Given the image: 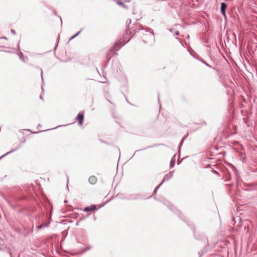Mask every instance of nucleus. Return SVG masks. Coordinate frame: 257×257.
<instances>
[{"instance_id": "nucleus-18", "label": "nucleus", "mask_w": 257, "mask_h": 257, "mask_svg": "<svg viewBox=\"0 0 257 257\" xmlns=\"http://www.w3.org/2000/svg\"><path fill=\"white\" fill-rule=\"evenodd\" d=\"M132 21L131 19H128L126 22V33H128V31L129 30V27L130 25L131 24Z\"/></svg>"}, {"instance_id": "nucleus-39", "label": "nucleus", "mask_w": 257, "mask_h": 257, "mask_svg": "<svg viewBox=\"0 0 257 257\" xmlns=\"http://www.w3.org/2000/svg\"><path fill=\"white\" fill-rule=\"evenodd\" d=\"M188 134H187L185 137H184L183 138H185V140L187 138V137H188Z\"/></svg>"}, {"instance_id": "nucleus-4", "label": "nucleus", "mask_w": 257, "mask_h": 257, "mask_svg": "<svg viewBox=\"0 0 257 257\" xmlns=\"http://www.w3.org/2000/svg\"><path fill=\"white\" fill-rule=\"evenodd\" d=\"M119 65V63L117 60L112 61V65H111V71L112 73H115V71H118V67Z\"/></svg>"}, {"instance_id": "nucleus-44", "label": "nucleus", "mask_w": 257, "mask_h": 257, "mask_svg": "<svg viewBox=\"0 0 257 257\" xmlns=\"http://www.w3.org/2000/svg\"><path fill=\"white\" fill-rule=\"evenodd\" d=\"M56 48H57V46H56L55 47V48H54V50H56Z\"/></svg>"}, {"instance_id": "nucleus-23", "label": "nucleus", "mask_w": 257, "mask_h": 257, "mask_svg": "<svg viewBox=\"0 0 257 257\" xmlns=\"http://www.w3.org/2000/svg\"><path fill=\"white\" fill-rule=\"evenodd\" d=\"M83 29H82L81 30L79 31V32H78L77 33H76L75 35H74L73 36L71 37V39H74L75 38H76L77 36H78L81 32V31L83 30Z\"/></svg>"}, {"instance_id": "nucleus-10", "label": "nucleus", "mask_w": 257, "mask_h": 257, "mask_svg": "<svg viewBox=\"0 0 257 257\" xmlns=\"http://www.w3.org/2000/svg\"><path fill=\"white\" fill-rule=\"evenodd\" d=\"M47 218L49 219V221L46 223H42V224L37 226V229L39 230L40 229H42L43 227H47L49 226V225L50 223V221H51V216H50V217L47 216Z\"/></svg>"}, {"instance_id": "nucleus-36", "label": "nucleus", "mask_w": 257, "mask_h": 257, "mask_svg": "<svg viewBox=\"0 0 257 257\" xmlns=\"http://www.w3.org/2000/svg\"><path fill=\"white\" fill-rule=\"evenodd\" d=\"M158 102L160 103V98H159V95H158Z\"/></svg>"}, {"instance_id": "nucleus-5", "label": "nucleus", "mask_w": 257, "mask_h": 257, "mask_svg": "<svg viewBox=\"0 0 257 257\" xmlns=\"http://www.w3.org/2000/svg\"><path fill=\"white\" fill-rule=\"evenodd\" d=\"M144 30H145L146 32H149L150 33H151L152 34V36L153 37V39L155 40L154 33L153 32V30L152 29L149 28H146L145 29H144L143 28V25H140L139 26L138 31Z\"/></svg>"}, {"instance_id": "nucleus-52", "label": "nucleus", "mask_w": 257, "mask_h": 257, "mask_svg": "<svg viewBox=\"0 0 257 257\" xmlns=\"http://www.w3.org/2000/svg\"><path fill=\"white\" fill-rule=\"evenodd\" d=\"M172 29H170V30H169V31L171 32V31H172Z\"/></svg>"}, {"instance_id": "nucleus-51", "label": "nucleus", "mask_w": 257, "mask_h": 257, "mask_svg": "<svg viewBox=\"0 0 257 257\" xmlns=\"http://www.w3.org/2000/svg\"><path fill=\"white\" fill-rule=\"evenodd\" d=\"M203 124H206V122H205V121H204V122H203Z\"/></svg>"}, {"instance_id": "nucleus-46", "label": "nucleus", "mask_w": 257, "mask_h": 257, "mask_svg": "<svg viewBox=\"0 0 257 257\" xmlns=\"http://www.w3.org/2000/svg\"><path fill=\"white\" fill-rule=\"evenodd\" d=\"M25 141H26V140H24L22 143H25Z\"/></svg>"}, {"instance_id": "nucleus-1", "label": "nucleus", "mask_w": 257, "mask_h": 257, "mask_svg": "<svg viewBox=\"0 0 257 257\" xmlns=\"http://www.w3.org/2000/svg\"><path fill=\"white\" fill-rule=\"evenodd\" d=\"M193 231L194 232V235L195 239L202 241L206 244L205 246L200 251L198 252L199 257H202L204 254L208 251L209 249L214 247L216 242L209 243L208 238L204 235L203 234L196 235L194 230H193Z\"/></svg>"}, {"instance_id": "nucleus-24", "label": "nucleus", "mask_w": 257, "mask_h": 257, "mask_svg": "<svg viewBox=\"0 0 257 257\" xmlns=\"http://www.w3.org/2000/svg\"><path fill=\"white\" fill-rule=\"evenodd\" d=\"M91 248V246L89 245L87 247L84 248L83 249V250L81 251V253H83L85 251L89 250Z\"/></svg>"}, {"instance_id": "nucleus-6", "label": "nucleus", "mask_w": 257, "mask_h": 257, "mask_svg": "<svg viewBox=\"0 0 257 257\" xmlns=\"http://www.w3.org/2000/svg\"><path fill=\"white\" fill-rule=\"evenodd\" d=\"M76 120L78 121L79 125H81L83 124L84 120V114L82 112H79L76 118Z\"/></svg>"}, {"instance_id": "nucleus-7", "label": "nucleus", "mask_w": 257, "mask_h": 257, "mask_svg": "<svg viewBox=\"0 0 257 257\" xmlns=\"http://www.w3.org/2000/svg\"><path fill=\"white\" fill-rule=\"evenodd\" d=\"M227 4L225 3L222 2L220 5V13L223 16H226V9L227 8Z\"/></svg>"}, {"instance_id": "nucleus-27", "label": "nucleus", "mask_w": 257, "mask_h": 257, "mask_svg": "<svg viewBox=\"0 0 257 257\" xmlns=\"http://www.w3.org/2000/svg\"><path fill=\"white\" fill-rule=\"evenodd\" d=\"M110 59H111V58L110 57V58L108 59V60L107 62H106V64L103 66V70H104V68L107 66V65L108 63V62L109 61V60H110Z\"/></svg>"}, {"instance_id": "nucleus-40", "label": "nucleus", "mask_w": 257, "mask_h": 257, "mask_svg": "<svg viewBox=\"0 0 257 257\" xmlns=\"http://www.w3.org/2000/svg\"><path fill=\"white\" fill-rule=\"evenodd\" d=\"M37 127H41V124H39L38 125V126H37Z\"/></svg>"}, {"instance_id": "nucleus-41", "label": "nucleus", "mask_w": 257, "mask_h": 257, "mask_svg": "<svg viewBox=\"0 0 257 257\" xmlns=\"http://www.w3.org/2000/svg\"><path fill=\"white\" fill-rule=\"evenodd\" d=\"M41 88H42V91H43V84L41 86Z\"/></svg>"}, {"instance_id": "nucleus-8", "label": "nucleus", "mask_w": 257, "mask_h": 257, "mask_svg": "<svg viewBox=\"0 0 257 257\" xmlns=\"http://www.w3.org/2000/svg\"><path fill=\"white\" fill-rule=\"evenodd\" d=\"M22 145H21V144H19V145L17 146V148H15V149H12V150H11L10 151H9V152L7 153L6 154H4V155H2L1 157H0V160H1L2 158H4V157H6V156H7V155H9V154H11V153H13V152H14L16 151H17L18 149H20L21 148H22Z\"/></svg>"}, {"instance_id": "nucleus-2", "label": "nucleus", "mask_w": 257, "mask_h": 257, "mask_svg": "<svg viewBox=\"0 0 257 257\" xmlns=\"http://www.w3.org/2000/svg\"><path fill=\"white\" fill-rule=\"evenodd\" d=\"M124 199L127 200H144L147 198L145 197L144 194H137L131 195L130 197H125Z\"/></svg>"}, {"instance_id": "nucleus-25", "label": "nucleus", "mask_w": 257, "mask_h": 257, "mask_svg": "<svg viewBox=\"0 0 257 257\" xmlns=\"http://www.w3.org/2000/svg\"><path fill=\"white\" fill-rule=\"evenodd\" d=\"M51 129H48L47 130V131H49V130H51ZM26 131H29V132H32V133L33 134H37V133H40V132H45V131H46V130H44V131H39V132H32L31 131V130H29V129H27L26 130Z\"/></svg>"}, {"instance_id": "nucleus-21", "label": "nucleus", "mask_w": 257, "mask_h": 257, "mask_svg": "<svg viewBox=\"0 0 257 257\" xmlns=\"http://www.w3.org/2000/svg\"><path fill=\"white\" fill-rule=\"evenodd\" d=\"M184 140H185V138H182L179 143V146L178 147V151L179 152H180L181 147L183 145Z\"/></svg>"}, {"instance_id": "nucleus-48", "label": "nucleus", "mask_w": 257, "mask_h": 257, "mask_svg": "<svg viewBox=\"0 0 257 257\" xmlns=\"http://www.w3.org/2000/svg\"><path fill=\"white\" fill-rule=\"evenodd\" d=\"M67 200H65V201H64V203H67Z\"/></svg>"}, {"instance_id": "nucleus-30", "label": "nucleus", "mask_w": 257, "mask_h": 257, "mask_svg": "<svg viewBox=\"0 0 257 257\" xmlns=\"http://www.w3.org/2000/svg\"><path fill=\"white\" fill-rule=\"evenodd\" d=\"M175 35L176 36H178L179 35V31H176L175 33Z\"/></svg>"}, {"instance_id": "nucleus-31", "label": "nucleus", "mask_w": 257, "mask_h": 257, "mask_svg": "<svg viewBox=\"0 0 257 257\" xmlns=\"http://www.w3.org/2000/svg\"><path fill=\"white\" fill-rule=\"evenodd\" d=\"M100 141L101 142H102L103 143L107 144V143L105 141H103L102 140H100Z\"/></svg>"}, {"instance_id": "nucleus-15", "label": "nucleus", "mask_w": 257, "mask_h": 257, "mask_svg": "<svg viewBox=\"0 0 257 257\" xmlns=\"http://www.w3.org/2000/svg\"><path fill=\"white\" fill-rule=\"evenodd\" d=\"M175 156H176V155H174L170 161V168H173L175 166V162H176V159L175 158Z\"/></svg>"}, {"instance_id": "nucleus-45", "label": "nucleus", "mask_w": 257, "mask_h": 257, "mask_svg": "<svg viewBox=\"0 0 257 257\" xmlns=\"http://www.w3.org/2000/svg\"><path fill=\"white\" fill-rule=\"evenodd\" d=\"M6 52L10 53H12V52H11V51H6Z\"/></svg>"}, {"instance_id": "nucleus-38", "label": "nucleus", "mask_w": 257, "mask_h": 257, "mask_svg": "<svg viewBox=\"0 0 257 257\" xmlns=\"http://www.w3.org/2000/svg\"><path fill=\"white\" fill-rule=\"evenodd\" d=\"M40 99H42V100L43 99V97H42V95H40Z\"/></svg>"}, {"instance_id": "nucleus-20", "label": "nucleus", "mask_w": 257, "mask_h": 257, "mask_svg": "<svg viewBox=\"0 0 257 257\" xmlns=\"http://www.w3.org/2000/svg\"><path fill=\"white\" fill-rule=\"evenodd\" d=\"M36 69L39 70L41 71V79L42 80V83H44V79H43V70L41 69V68L39 66H36Z\"/></svg>"}, {"instance_id": "nucleus-9", "label": "nucleus", "mask_w": 257, "mask_h": 257, "mask_svg": "<svg viewBox=\"0 0 257 257\" xmlns=\"http://www.w3.org/2000/svg\"><path fill=\"white\" fill-rule=\"evenodd\" d=\"M97 208L95 205H91L90 206H88L84 208L83 211L84 212H88L90 211H95L97 210Z\"/></svg>"}, {"instance_id": "nucleus-17", "label": "nucleus", "mask_w": 257, "mask_h": 257, "mask_svg": "<svg viewBox=\"0 0 257 257\" xmlns=\"http://www.w3.org/2000/svg\"><path fill=\"white\" fill-rule=\"evenodd\" d=\"M162 184H160L158 186H157L155 189H154L153 193H152V195H151L150 196L148 197H147V199H149V198H150L153 195H154V194H155L157 191V190L159 189V188L161 187V186L162 185Z\"/></svg>"}, {"instance_id": "nucleus-28", "label": "nucleus", "mask_w": 257, "mask_h": 257, "mask_svg": "<svg viewBox=\"0 0 257 257\" xmlns=\"http://www.w3.org/2000/svg\"><path fill=\"white\" fill-rule=\"evenodd\" d=\"M11 32L12 34H14V35H16V31H15V30H13V29L11 30Z\"/></svg>"}, {"instance_id": "nucleus-50", "label": "nucleus", "mask_w": 257, "mask_h": 257, "mask_svg": "<svg viewBox=\"0 0 257 257\" xmlns=\"http://www.w3.org/2000/svg\"><path fill=\"white\" fill-rule=\"evenodd\" d=\"M180 163V162H178V161L177 162V164H178H178H179Z\"/></svg>"}, {"instance_id": "nucleus-33", "label": "nucleus", "mask_w": 257, "mask_h": 257, "mask_svg": "<svg viewBox=\"0 0 257 257\" xmlns=\"http://www.w3.org/2000/svg\"><path fill=\"white\" fill-rule=\"evenodd\" d=\"M124 2L128 3L130 2V0H124Z\"/></svg>"}, {"instance_id": "nucleus-14", "label": "nucleus", "mask_w": 257, "mask_h": 257, "mask_svg": "<svg viewBox=\"0 0 257 257\" xmlns=\"http://www.w3.org/2000/svg\"><path fill=\"white\" fill-rule=\"evenodd\" d=\"M113 1L115 2V3L120 6L121 7H122L124 9H127L128 7L125 5L122 1L121 0H113Z\"/></svg>"}, {"instance_id": "nucleus-47", "label": "nucleus", "mask_w": 257, "mask_h": 257, "mask_svg": "<svg viewBox=\"0 0 257 257\" xmlns=\"http://www.w3.org/2000/svg\"><path fill=\"white\" fill-rule=\"evenodd\" d=\"M254 185H256L257 186V182L256 183H255L254 184H253Z\"/></svg>"}, {"instance_id": "nucleus-26", "label": "nucleus", "mask_w": 257, "mask_h": 257, "mask_svg": "<svg viewBox=\"0 0 257 257\" xmlns=\"http://www.w3.org/2000/svg\"><path fill=\"white\" fill-rule=\"evenodd\" d=\"M200 61L207 67H211V65L207 63L203 59H200Z\"/></svg>"}, {"instance_id": "nucleus-12", "label": "nucleus", "mask_w": 257, "mask_h": 257, "mask_svg": "<svg viewBox=\"0 0 257 257\" xmlns=\"http://www.w3.org/2000/svg\"><path fill=\"white\" fill-rule=\"evenodd\" d=\"M168 208L171 210L173 212H174L175 214H176L180 218H181V217L180 216V214H181V213L179 212V211H178L174 206H173V205H169L168 206Z\"/></svg>"}, {"instance_id": "nucleus-43", "label": "nucleus", "mask_w": 257, "mask_h": 257, "mask_svg": "<svg viewBox=\"0 0 257 257\" xmlns=\"http://www.w3.org/2000/svg\"><path fill=\"white\" fill-rule=\"evenodd\" d=\"M134 31L135 32V33H136L137 32L135 29L134 30Z\"/></svg>"}, {"instance_id": "nucleus-11", "label": "nucleus", "mask_w": 257, "mask_h": 257, "mask_svg": "<svg viewBox=\"0 0 257 257\" xmlns=\"http://www.w3.org/2000/svg\"><path fill=\"white\" fill-rule=\"evenodd\" d=\"M121 42L118 41L114 43L113 46L111 48V51H118L119 49L121 47Z\"/></svg>"}, {"instance_id": "nucleus-19", "label": "nucleus", "mask_w": 257, "mask_h": 257, "mask_svg": "<svg viewBox=\"0 0 257 257\" xmlns=\"http://www.w3.org/2000/svg\"><path fill=\"white\" fill-rule=\"evenodd\" d=\"M18 55H19V58L21 59V60L23 62H25L24 56L23 53L21 51H20L19 52Z\"/></svg>"}, {"instance_id": "nucleus-37", "label": "nucleus", "mask_w": 257, "mask_h": 257, "mask_svg": "<svg viewBox=\"0 0 257 257\" xmlns=\"http://www.w3.org/2000/svg\"><path fill=\"white\" fill-rule=\"evenodd\" d=\"M143 42L145 44H147V42L145 40H143Z\"/></svg>"}, {"instance_id": "nucleus-34", "label": "nucleus", "mask_w": 257, "mask_h": 257, "mask_svg": "<svg viewBox=\"0 0 257 257\" xmlns=\"http://www.w3.org/2000/svg\"><path fill=\"white\" fill-rule=\"evenodd\" d=\"M60 18V21H61V24L62 25V20L61 19V18L60 17H59Z\"/></svg>"}, {"instance_id": "nucleus-13", "label": "nucleus", "mask_w": 257, "mask_h": 257, "mask_svg": "<svg viewBox=\"0 0 257 257\" xmlns=\"http://www.w3.org/2000/svg\"><path fill=\"white\" fill-rule=\"evenodd\" d=\"M97 178L94 176H91L88 179V182L92 185L95 184L97 182Z\"/></svg>"}, {"instance_id": "nucleus-49", "label": "nucleus", "mask_w": 257, "mask_h": 257, "mask_svg": "<svg viewBox=\"0 0 257 257\" xmlns=\"http://www.w3.org/2000/svg\"><path fill=\"white\" fill-rule=\"evenodd\" d=\"M73 39H71V37L69 39V41L72 40Z\"/></svg>"}, {"instance_id": "nucleus-32", "label": "nucleus", "mask_w": 257, "mask_h": 257, "mask_svg": "<svg viewBox=\"0 0 257 257\" xmlns=\"http://www.w3.org/2000/svg\"><path fill=\"white\" fill-rule=\"evenodd\" d=\"M1 39H7V37H5V36H3L1 38Z\"/></svg>"}, {"instance_id": "nucleus-42", "label": "nucleus", "mask_w": 257, "mask_h": 257, "mask_svg": "<svg viewBox=\"0 0 257 257\" xmlns=\"http://www.w3.org/2000/svg\"><path fill=\"white\" fill-rule=\"evenodd\" d=\"M68 182H69V178H68V177H67V183H68Z\"/></svg>"}, {"instance_id": "nucleus-29", "label": "nucleus", "mask_w": 257, "mask_h": 257, "mask_svg": "<svg viewBox=\"0 0 257 257\" xmlns=\"http://www.w3.org/2000/svg\"><path fill=\"white\" fill-rule=\"evenodd\" d=\"M17 48H18V51H19V52L21 51H20V42H19V43L18 44Z\"/></svg>"}, {"instance_id": "nucleus-35", "label": "nucleus", "mask_w": 257, "mask_h": 257, "mask_svg": "<svg viewBox=\"0 0 257 257\" xmlns=\"http://www.w3.org/2000/svg\"><path fill=\"white\" fill-rule=\"evenodd\" d=\"M213 171H214V173L217 174H218V173L217 171H215V170H214Z\"/></svg>"}, {"instance_id": "nucleus-22", "label": "nucleus", "mask_w": 257, "mask_h": 257, "mask_svg": "<svg viewBox=\"0 0 257 257\" xmlns=\"http://www.w3.org/2000/svg\"><path fill=\"white\" fill-rule=\"evenodd\" d=\"M152 147H153V146H148V147L145 148L144 149H140V150H138L136 151L135 153H134V154L133 155V156H132V158H133L134 156V155H135V154L137 152H138L139 151H141L144 150H145V149H148V148H152Z\"/></svg>"}, {"instance_id": "nucleus-3", "label": "nucleus", "mask_w": 257, "mask_h": 257, "mask_svg": "<svg viewBox=\"0 0 257 257\" xmlns=\"http://www.w3.org/2000/svg\"><path fill=\"white\" fill-rule=\"evenodd\" d=\"M174 171H170L169 173L167 174L163 178V180L161 182V184H163L165 181L169 180L173 176Z\"/></svg>"}, {"instance_id": "nucleus-16", "label": "nucleus", "mask_w": 257, "mask_h": 257, "mask_svg": "<svg viewBox=\"0 0 257 257\" xmlns=\"http://www.w3.org/2000/svg\"><path fill=\"white\" fill-rule=\"evenodd\" d=\"M239 157H240V160L242 161V163H246V157L242 153H241L239 154Z\"/></svg>"}]
</instances>
